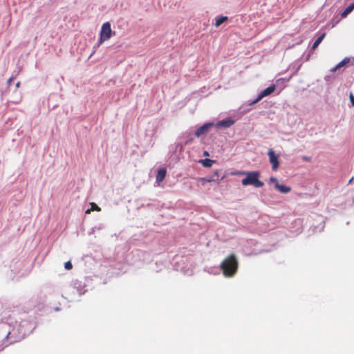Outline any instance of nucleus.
<instances>
[{
	"label": "nucleus",
	"mask_w": 354,
	"mask_h": 354,
	"mask_svg": "<svg viewBox=\"0 0 354 354\" xmlns=\"http://www.w3.org/2000/svg\"><path fill=\"white\" fill-rule=\"evenodd\" d=\"M220 267L225 277H232L234 276L239 268V262L236 256L234 254H231L224 259Z\"/></svg>",
	"instance_id": "obj_1"
},
{
	"label": "nucleus",
	"mask_w": 354,
	"mask_h": 354,
	"mask_svg": "<svg viewBox=\"0 0 354 354\" xmlns=\"http://www.w3.org/2000/svg\"><path fill=\"white\" fill-rule=\"evenodd\" d=\"M235 174L245 175V178L242 179L241 183L244 186L253 185L255 187H262L264 185L263 182L259 180L260 172L258 171H238Z\"/></svg>",
	"instance_id": "obj_2"
},
{
	"label": "nucleus",
	"mask_w": 354,
	"mask_h": 354,
	"mask_svg": "<svg viewBox=\"0 0 354 354\" xmlns=\"http://www.w3.org/2000/svg\"><path fill=\"white\" fill-rule=\"evenodd\" d=\"M115 35V32L112 31L111 26L109 22H105L102 24L100 32V41L101 43L107 41L112 35Z\"/></svg>",
	"instance_id": "obj_3"
},
{
	"label": "nucleus",
	"mask_w": 354,
	"mask_h": 354,
	"mask_svg": "<svg viewBox=\"0 0 354 354\" xmlns=\"http://www.w3.org/2000/svg\"><path fill=\"white\" fill-rule=\"evenodd\" d=\"M276 90V86L275 85H272L268 88H266V89H264L263 91H262L259 95H258V97L254 100L250 104H254L256 103H257L258 102H259L261 99H263L264 97L266 96H268L270 94H272V93L274 92V91Z\"/></svg>",
	"instance_id": "obj_4"
},
{
	"label": "nucleus",
	"mask_w": 354,
	"mask_h": 354,
	"mask_svg": "<svg viewBox=\"0 0 354 354\" xmlns=\"http://www.w3.org/2000/svg\"><path fill=\"white\" fill-rule=\"evenodd\" d=\"M269 157V161L272 165V170H277L279 167V156L276 155L274 151L272 149H270L268 152Z\"/></svg>",
	"instance_id": "obj_5"
},
{
	"label": "nucleus",
	"mask_w": 354,
	"mask_h": 354,
	"mask_svg": "<svg viewBox=\"0 0 354 354\" xmlns=\"http://www.w3.org/2000/svg\"><path fill=\"white\" fill-rule=\"evenodd\" d=\"M213 125L214 124L212 122L204 124L195 131V136L198 138L203 135L207 134Z\"/></svg>",
	"instance_id": "obj_6"
},
{
	"label": "nucleus",
	"mask_w": 354,
	"mask_h": 354,
	"mask_svg": "<svg viewBox=\"0 0 354 354\" xmlns=\"http://www.w3.org/2000/svg\"><path fill=\"white\" fill-rule=\"evenodd\" d=\"M17 330L13 329L12 331L8 332L6 335V338L10 341V344H13L15 342H19L22 339L21 335H19L18 337H15V333Z\"/></svg>",
	"instance_id": "obj_7"
},
{
	"label": "nucleus",
	"mask_w": 354,
	"mask_h": 354,
	"mask_svg": "<svg viewBox=\"0 0 354 354\" xmlns=\"http://www.w3.org/2000/svg\"><path fill=\"white\" fill-rule=\"evenodd\" d=\"M167 171L165 168H161L158 171L157 175H156V181L158 183H160L163 181L166 176Z\"/></svg>",
	"instance_id": "obj_8"
},
{
	"label": "nucleus",
	"mask_w": 354,
	"mask_h": 354,
	"mask_svg": "<svg viewBox=\"0 0 354 354\" xmlns=\"http://www.w3.org/2000/svg\"><path fill=\"white\" fill-rule=\"evenodd\" d=\"M275 189L282 194H287L291 190V187L279 183L275 185Z\"/></svg>",
	"instance_id": "obj_9"
},
{
	"label": "nucleus",
	"mask_w": 354,
	"mask_h": 354,
	"mask_svg": "<svg viewBox=\"0 0 354 354\" xmlns=\"http://www.w3.org/2000/svg\"><path fill=\"white\" fill-rule=\"evenodd\" d=\"M350 61V59L348 57L344 58L343 60H342L338 64H337L334 68L330 69L331 72H335L341 67L345 66Z\"/></svg>",
	"instance_id": "obj_10"
},
{
	"label": "nucleus",
	"mask_w": 354,
	"mask_h": 354,
	"mask_svg": "<svg viewBox=\"0 0 354 354\" xmlns=\"http://www.w3.org/2000/svg\"><path fill=\"white\" fill-rule=\"evenodd\" d=\"M234 123L232 120H223L218 123V127L227 128L231 127Z\"/></svg>",
	"instance_id": "obj_11"
},
{
	"label": "nucleus",
	"mask_w": 354,
	"mask_h": 354,
	"mask_svg": "<svg viewBox=\"0 0 354 354\" xmlns=\"http://www.w3.org/2000/svg\"><path fill=\"white\" fill-rule=\"evenodd\" d=\"M227 19H228V18L226 16H221V17H217L215 19V23H214L215 27L216 28L219 27L221 24H223L225 21H227Z\"/></svg>",
	"instance_id": "obj_12"
},
{
	"label": "nucleus",
	"mask_w": 354,
	"mask_h": 354,
	"mask_svg": "<svg viewBox=\"0 0 354 354\" xmlns=\"http://www.w3.org/2000/svg\"><path fill=\"white\" fill-rule=\"evenodd\" d=\"M354 9V3L350 4L341 14V17L344 18Z\"/></svg>",
	"instance_id": "obj_13"
},
{
	"label": "nucleus",
	"mask_w": 354,
	"mask_h": 354,
	"mask_svg": "<svg viewBox=\"0 0 354 354\" xmlns=\"http://www.w3.org/2000/svg\"><path fill=\"white\" fill-rule=\"evenodd\" d=\"M212 176L218 178V180H223L225 177V175L222 174L221 170L217 169L214 171V174H213V175H212Z\"/></svg>",
	"instance_id": "obj_14"
},
{
	"label": "nucleus",
	"mask_w": 354,
	"mask_h": 354,
	"mask_svg": "<svg viewBox=\"0 0 354 354\" xmlns=\"http://www.w3.org/2000/svg\"><path fill=\"white\" fill-rule=\"evenodd\" d=\"M91 207L86 211V214H90L91 212L96 210V211H100L101 209L95 203H91Z\"/></svg>",
	"instance_id": "obj_15"
},
{
	"label": "nucleus",
	"mask_w": 354,
	"mask_h": 354,
	"mask_svg": "<svg viewBox=\"0 0 354 354\" xmlns=\"http://www.w3.org/2000/svg\"><path fill=\"white\" fill-rule=\"evenodd\" d=\"M201 162H202V164H203V165L204 167H211L212 165L213 160H210V159H208V158H205L204 160H201Z\"/></svg>",
	"instance_id": "obj_16"
},
{
	"label": "nucleus",
	"mask_w": 354,
	"mask_h": 354,
	"mask_svg": "<svg viewBox=\"0 0 354 354\" xmlns=\"http://www.w3.org/2000/svg\"><path fill=\"white\" fill-rule=\"evenodd\" d=\"M214 181H218V178H215L214 176H208L206 178V182L207 183H211V182H214Z\"/></svg>",
	"instance_id": "obj_17"
},
{
	"label": "nucleus",
	"mask_w": 354,
	"mask_h": 354,
	"mask_svg": "<svg viewBox=\"0 0 354 354\" xmlns=\"http://www.w3.org/2000/svg\"><path fill=\"white\" fill-rule=\"evenodd\" d=\"M324 36H325V34H322V35H320V36H319V37L316 39V41L314 42V44H319L322 41V40H323V39H324Z\"/></svg>",
	"instance_id": "obj_18"
},
{
	"label": "nucleus",
	"mask_w": 354,
	"mask_h": 354,
	"mask_svg": "<svg viewBox=\"0 0 354 354\" xmlns=\"http://www.w3.org/2000/svg\"><path fill=\"white\" fill-rule=\"evenodd\" d=\"M64 268L68 270H71L73 268V265H72L71 262V261L66 262L64 264Z\"/></svg>",
	"instance_id": "obj_19"
},
{
	"label": "nucleus",
	"mask_w": 354,
	"mask_h": 354,
	"mask_svg": "<svg viewBox=\"0 0 354 354\" xmlns=\"http://www.w3.org/2000/svg\"><path fill=\"white\" fill-rule=\"evenodd\" d=\"M269 183H274V185H275L276 184H279L278 180H277L275 177H271V178L269 179Z\"/></svg>",
	"instance_id": "obj_20"
},
{
	"label": "nucleus",
	"mask_w": 354,
	"mask_h": 354,
	"mask_svg": "<svg viewBox=\"0 0 354 354\" xmlns=\"http://www.w3.org/2000/svg\"><path fill=\"white\" fill-rule=\"evenodd\" d=\"M349 98H350L352 105L354 106V95H353V93H350Z\"/></svg>",
	"instance_id": "obj_21"
},
{
	"label": "nucleus",
	"mask_w": 354,
	"mask_h": 354,
	"mask_svg": "<svg viewBox=\"0 0 354 354\" xmlns=\"http://www.w3.org/2000/svg\"><path fill=\"white\" fill-rule=\"evenodd\" d=\"M198 180L200 181L203 185H205V184L207 183L206 178H198Z\"/></svg>",
	"instance_id": "obj_22"
},
{
	"label": "nucleus",
	"mask_w": 354,
	"mask_h": 354,
	"mask_svg": "<svg viewBox=\"0 0 354 354\" xmlns=\"http://www.w3.org/2000/svg\"><path fill=\"white\" fill-rule=\"evenodd\" d=\"M13 80H14V77H10V78L8 80V81H7V84H8V85H10V83H11V82H12Z\"/></svg>",
	"instance_id": "obj_23"
},
{
	"label": "nucleus",
	"mask_w": 354,
	"mask_h": 354,
	"mask_svg": "<svg viewBox=\"0 0 354 354\" xmlns=\"http://www.w3.org/2000/svg\"><path fill=\"white\" fill-rule=\"evenodd\" d=\"M353 180H354V178H353V177H352V178L349 180V181H348V184H351V183L353 181Z\"/></svg>",
	"instance_id": "obj_24"
},
{
	"label": "nucleus",
	"mask_w": 354,
	"mask_h": 354,
	"mask_svg": "<svg viewBox=\"0 0 354 354\" xmlns=\"http://www.w3.org/2000/svg\"><path fill=\"white\" fill-rule=\"evenodd\" d=\"M318 46H313L312 50H315Z\"/></svg>",
	"instance_id": "obj_25"
},
{
	"label": "nucleus",
	"mask_w": 354,
	"mask_h": 354,
	"mask_svg": "<svg viewBox=\"0 0 354 354\" xmlns=\"http://www.w3.org/2000/svg\"><path fill=\"white\" fill-rule=\"evenodd\" d=\"M19 86H20V82H18L16 84V87H17V88H18V87H19Z\"/></svg>",
	"instance_id": "obj_26"
},
{
	"label": "nucleus",
	"mask_w": 354,
	"mask_h": 354,
	"mask_svg": "<svg viewBox=\"0 0 354 354\" xmlns=\"http://www.w3.org/2000/svg\"><path fill=\"white\" fill-rule=\"evenodd\" d=\"M204 155L205 156H208V153L207 151H205Z\"/></svg>",
	"instance_id": "obj_27"
},
{
	"label": "nucleus",
	"mask_w": 354,
	"mask_h": 354,
	"mask_svg": "<svg viewBox=\"0 0 354 354\" xmlns=\"http://www.w3.org/2000/svg\"><path fill=\"white\" fill-rule=\"evenodd\" d=\"M303 159H304V160H308V158H307V157H304V158H303Z\"/></svg>",
	"instance_id": "obj_28"
},
{
	"label": "nucleus",
	"mask_w": 354,
	"mask_h": 354,
	"mask_svg": "<svg viewBox=\"0 0 354 354\" xmlns=\"http://www.w3.org/2000/svg\"><path fill=\"white\" fill-rule=\"evenodd\" d=\"M3 346H0V351H1V350H3Z\"/></svg>",
	"instance_id": "obj_29"
}]
</instances>
